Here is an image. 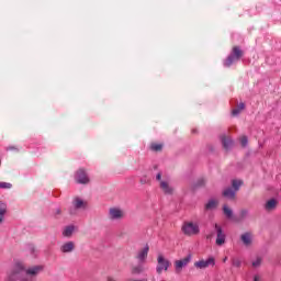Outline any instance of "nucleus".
<instances>
[{"mask_svg": "<svg viewBox=\"0 0 281 281\" xmlns=\"http://www.w3.org/2000/svg\"><path fill=\"white\" fill-rule=\"evenodd\" d=\"M156 179H157V181H160L159 188L164 192V194H173L175 188H172V186H170L169 180H167V179L161 180L160 173H157Z\"/></svg>", "mask_w": 281, "mask_h": 281, "instance_id": "39448f33", "label": "nucleus"}, {"mask_svg": "<svg viewBox=\"0 0 281 281\" xmlns=\"http://www.w3.org/2000/svg\"><path fill=\"white\" fill-rule=\"evenodd\" d=\"M216 265V258L209 257L207 259H200L194 262L195 269H207L210 267H214Z\"/></svg>", "mask_w": 281, "mask_h": 281, "instance_id": "0eeeda50", "label": "nucleus"}, {"mask_svg": "<svg viewBox=\"0 0 281 281\" xmlns=\"http://www.w3.org/2000/svg\"><path fill=\"white\" fill-rule=\"evenodd\" d=\"M72 206L75 207V210H85V207H87V202L81 198L77 196L72 200Z\"/></svg>", "mask_w": 281, "mask_h": 281, "instance_id": "2eb2a0df", "label": "nucleus"}, {"mask_svg": "<svg viewBox=\"0 0 281 281\" xmlns=\"http://www.w3.org/2000/svg\"><path fill=\"white\" fill-rule=\"evenodd\" d=\"M254 281H262V278L259 274H256Z\"/></svg>", "mask_w": 281, "mask_h": 281, "instance_id": "c85d7f7f", "label": "nucleus"}, {"mask_svg": "<svg viewBox=\"0 0 281 281\" xmlns=\"http://www.w3.org/2000/svg\"><path fill=\"white\" fill-rule=\"evenodd\" d=\"M131 273L133 276H139V273H144V263L139 262L138 265L133 266Z\"/></svg>", "mask_w": 281, "mask_h": 281, "instance_id": "dca6fc26", "label": "nucleus"}, {"mask_svg": "<svg viewBox=\"0 0 281 281\" xmlns=\"http://www.w3.org/2000/svg\"><path fill=\"white\" fill-rule=\"evenodd\" d=\"M191 261H192V255H188L187 257L180 260H176L175 261L176 273H181V271L183 270V267H186L187 265H190Z\"/></svg>", "mask_w": 281, "mask_h": 281, "instance_id": "9d476101", "label": "nucleus"}, {"mask_svg": "<svg viewBox=\"0 0 281 281\" xmlns=\"http://www.w3.org/2000/svg\"><path fill=\"white\" fill-rule=\"evenodd\" d=\"M8 212V205L3 202H0V225L3 223L5 213Z\"/></svg>", "mask_w": 281, "mask_h": 281, "instance_id": "6ab92c4d", "label": "nucleus"}, {"mask_svg": "<svg viewBox=\"0 0 281 281\" xmlns=\"http://www.w3.org/2000/svg\"><path fill=\"white\" fill-rule=\"evenodd\" d=\"M151 150H155L156 153L161 150V148H164V146L161 144H151L150 146Z\"/></svg>", "mask_w": 281, "mask_h": 281, "instance_id": "a878e982", "label": "nucleus"}, {"mask_svg": "<svg viewBox=\"0 0 281 281\" xmlns=\"http://www.w3.org/2000/svg\"><path fill=\"white\" fill-rule=\"evenodd\" d=\"M240 58H243V50L240 47H233L231 55L224 60V67H232V65L237 63V60H240Z\"/></svg>", "mask_w": 281, "mask_h": 281, "instance_id": "7ed1b4c3", "label": "nucleus"}, {"mask_svg": "<svg viewBox=\"0 0 281 281\" xmlns=\"http://www.w3.org/2000/svg\"><path fill=\"white\" fill-rule=\"evenodd\" d=\"M241 111H245V103H239L235 109L232 111V115H239Z\"/></svg>", "mask_w": 281, "mask_h": 281, "instance_id": "412c9836", "label": "nucleus"}, {"mask_svg": "<svg viewBox=\"0 0 281 281\" xmlns=\"http://www.w3.org/2000/svg\"><path fill=\"white\" fill-rule=\"evenodd\" d=\"M148 251H150V247L146 244L137 251L136 260L144 265V262H146V258H148Z\"/></svg>", "mask_w": 281, "mask_h": 281, "instance_id": "9b49d317", "label": "nucleus"}, {"mask_svg": "<svg viewBox=\"0 0 281 281\" xmlns=\"http://www.w3.org/2000/svg\"><path fill=\"white\" fill-rule=\"evenodd\" d=\"M182 232L186 236H199V234H201V228L199 227V223L188 221L183 223Z\"/></svg>", "mask_w": 281, "mask_h": 281, "instance_id": "f03ea898", "label": "nucleus"}, {"mask_svg": "<svg viewBox=\"0 0 281 281\" xmlns=\"http://www.w3.org/2000/svg\"><path fill=\"white\" fill-rule=\"evenodd\" d=\"M233 267H240V265H243V262L240 261V259H233L232 260Z\"/></svg>", "mask_w": 281, "mask_h": 281, "instance_id": "bb28decb", "label": "nucleus"}, {"mask_svg": "<svg viewBox=\"0 0 281 281\" xmlns=\"http://www.w3.org/2000/svg\"><path fill=\"white\" fill-rule=\"evenodd\" d=\"M127 281H148V279H139V280H137V279H128Z\"/></svg>", "mask_w": 281, "mask_h": 281, "instance_id": "c756f323", "label": "nucleus"}, {"mask_svg": "<svg viewBox=\"0 0 281 281\" xmlns=\"http://www.w3.org/2000/svg\"><path fill=\"white\" fill-rule=\"evenodd\" d=\"M109 215L111 221H122L123 218H126V211H124V209L115 206L109 210Z\"/></svg>", "mask_w": 281, "mask_h": 281, "instance_id": "423d86ee", "label": "nucleus"}, {"mask_svg": "<svg viewBox=\"0 0 281 281\" xmlns=\"http://www.w3.org/2000/svg\"><path fill=\"white\" fill-rule=\"evenodd\" d=\"M240 240L245 247H251L254 245V234L244 233L240 235Z\"/></svg>", "mask_w": 281, "mask_h": 281, "instance_id": "4468645a", "label": "nucleus"}, {"mask_svg": "<svg viewBox=\"0 0 281 281\" xmlns=\"http://www.w3.org/2000/svg\"><path fill=\"white\" fill-rule=\"evenodd\" d=\"M218 205V201L216 200H210L206 205L205 210H216V206Z\"/></svg>", "mask_w": 281, "mask_h": 281, "instance_id": "4be33fe9", "label": "nucleus"}, {"mask_svg": "<svg viewBox=\"0 0 281 281\" xmlns=\"http://www.w3.org/2000/svg\"><path fill=\"white\" fill-rule=\"evenodd\" d=\"M75 250H76V243L74 241H66L59 248V251L61 254H71Z\"/></svg>", "mask_w": 281, "mask_h": 281, "instance_id": "f8f14e48", "label": "nucleus"}, {"mask_svg": "<svg viewBox=\"0 0 281 281\" xmlns=\"http://www.w3.org/2000/svg\"><path fill=\"white\" fill-rule=\"evenodd\" d=\"M108 281H117V280L113 279V277H108Z\"/></svg>", "mask_w": 281, "mask_h": 281, "instance_id": "7c9ffc66", "label": "nucleus"}, {"mask_svg": "<svg viewBox=\"0 0 281 281\" xmlns=\"http://www.w3.org/2000/svg\"><path fill=\"white\" fill-rule=\"evenodd\" d=\"M169 268H170V260L165 258L162 254H158L156 272L164 273V271H167Z\"/></svg>", "mask_w": 281, "mask_h": 281, "instance_id": "20e7f679", "label": "nucleus"}, {"mask_svg": "<svg viewBox=\"0 0 281 281\" xmlns=\"http://www.w3.org/2000/svg\"><path fill=\"white\" fill-rule=\"evenodd\" d=\"M262 265V257H257L254 261H252V267L255 269H258V267H260Z\"/></svg>", "mask_w": 281, "mask_h": 281, "instance_id": "b1692460", "label": "nucleus"}, {"mask_svg": "<svg viewBox=\"0 0 281 281\" xmlns=\"http://www.w3.org/2000/svg\"><path fill=\"white\" fill-rule=\"evenodd\" d=\"M277 206L278 201H276V199H271L265 204V210H267V212H271L272 210H276Z\"/></svg>", "mask_w": 281, "mask_h": 281, "instance_id": "a211bd4d", "label": "nucleus"}, {"mask_svg": "<svg viewBox=\"0 0 281 281\" xmlns=\"http://www.w3.org/2000/svg\"><path fill=\"white\" fill-rule=\"evenodd\" d=\"M223 262H227V257H225V258L223 259Z\"/></svg>", "mask_w": 281, "mask_h": 281, "instance_id": "2f4dec72", "label": "nucleus"}, {"mask_svg": "<svg viewBox=\"0 0 281 281\" xmlns=\"http://www.w3.org/2000/svg\"><path fill=\"white\" fill-rule=\"evenodd\" d=\"M74 226H66L63 231V236H65L66 238H71V236L74 235Z\"/></svg>", "mask_w": 281, "mask_h": 281, "instance_id": "aec40b11", "label": "nucleus"}, {"mask_svg": "<svg viewBox=\"0 0 281 281\" xmlns=\"http://www.w3.org/2000/svg\"><path fill=\"white\" fill-rule=\"evenodd\" d=\"M223 212H224V214H225L226 217L233 218L234 212H233L232 209H229L227 205H224Z\"/></svg>", "mask_w": 281, "mask_h": 281, "instance_id": "5701e85b", "label": "nucleus"}, {"mask_svg": "<svg viewBox=\"0 0 281 281\" xmlns=\"http://www.w3.org/2000/svg\"><path fill=\"white\" fill-rule=\"evenodd\" d=\"M75 179L77 183H82V184L89 183V176H87V172L82 169H79L77 171Z\"/></svg>", "mask_w": 281, "mask_h": 281, "instance_id": "ddd939ff", "label": "nucleus"}, {"mask_svg": "<svg viewBox=\"0 0 281 281\" xmlns=\"http://www.w3.org/2000/svg\"><path fill=\"white\" fill-rule=\"evenodd\" d=\"M243 147L247 146V136H241L239 139Z\"/></svg>", "mask_w": 281, "mask_h": 281, "instance_id": "cd10ccee", "label": "nucleus"}, {"mask_svg": "<svg viewBox=\"0 0 281 281\" xmlns=\"http://www.w3.org/2000/svg\"><path fill=\"white\" fill-rule=\"evenodd\" d=\"M215 232H216L215 245H217L218 247H223V245H225L227 235H225V232H223V227H221V225L218 224H215Z\"/></svg>", "mask_w": 281, "mask_h": 281, "instance_id": "1a4fd4ad", "label": "nucleus"}, {"mask_svg": "<svg viewBox=\"0 0 281 281\" xmlns=\"http://www.w3.org/2000/svg\"><path fill=\"white\" fill-rule=\"evenodd\" d=\"M43 271L42 266H32L25 268L23 263H15L12 270L8 273V281H36V276Z\"/></svg>", "mask_w": 281, "mask_h": 281, "instance_id": "f257e3e1", "label": "nucleus"}, {"mask_svg": "<svg viewBox=\"0 0 281 281\" xmlns=\"http://www.w3.org/2000/svg\"><path fill=\"white\" fill-rule=\"evenodd\" d=\"M234 190L232 188H228L226 190H224L223 194L226 199H234V196H236V191L238 190V188H240V186H243V181L240 180H233L232 183Z\"/></svg>", "mask_w": 281, "mask_h": 281, "instance_id": "6e6552de", "label": "nucleus"}, {"mask_svg": "<svg viewBox=\"0 0 281 281\" xmlns=\"http://www.w3.org/2000/svg\"><path fill=\"white\" fill-rule=\"evenodd\" d=\"M57 214H60V209L57 210Z\"/></svg>", "mask_w": 281, "mask_h": 281, "instance_id": "473e14b6", "label": "nucleus"}, {"mask_svg": "<svg viewBox=\"0 0 281 281\" xmlns=\"http://www.w3.org/2000/svg\"><path fill=\"white\" fill-rule=\"evenodd\" d=\"M222 144L224 146V148H226V150L228 148H232V146H234V140H232V138L229 136H222Z\"/></svg>", "mask_w": 281, "mask_h": 281, "instance_id": "f3484780", "label": "nucleus"}, {"mask_svg": "<svg viewBox=\"0 0 281 281\" xmlns=\"http://www.w3.org/2000/svg\"><path fill=\"white\" fill-rule=\"evenodd\" d=\"M1 190H10L12 188V183L10 182H0Z\"/></svg>", "mask_w": 281, "mask_h": 281, "instance_id": "393cba45", "label": "nucleus"}]
</instances>
